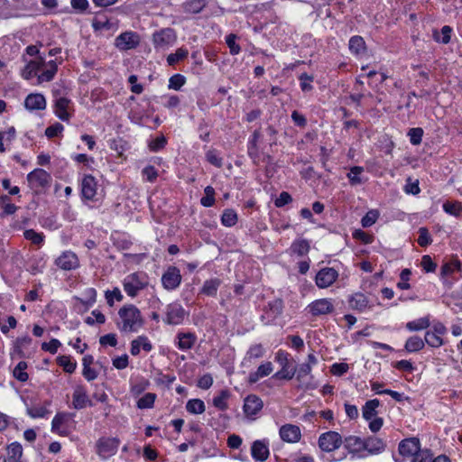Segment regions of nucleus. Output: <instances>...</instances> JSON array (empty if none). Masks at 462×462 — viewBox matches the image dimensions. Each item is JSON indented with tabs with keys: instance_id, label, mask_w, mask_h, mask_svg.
Masks as SVG:
<instances>
[{
	"instance_id": "nucleus-12",
	"label": "nucleus",
	"mask_w": 462,
	"mask_h": 462,
	"mask_svg": "<svg viewBox=\"0 0 462 462\" xmlns=\"http://www.w3.org/2000/svg\"><path fill=\"white\" fill-rule=\"evenodd\" d=\"M55 263L62 270L70 271L79 267V261L75 253L65 251L55 260Z\"/></svg>"
},
{
	"instance_id": "nucleus-59",
	"label": "nucleus",
	"mask_w": 462,
	"mask_h": 462,
	"mask_svg": "<svg viewBox=\"0 0 462 462\" xmlns=\"http://www.w3.org/2000/svg\"><path fill=\"white\" fill-rule=\"evenodd\" d=\"M411 274V272L410 269H403L401 272L400 278L401 282H398L397 287L401 290H409L411 288L410 283L408 282L410 276Z\"/></svg>"
},
{
	"instance_id": "nucleus-61",
	"label": "nucleus",
	"mask_w": 462,
	"mask_h": 462,
	"mask_svg": "<svg viewBox=\"0 0 462 462\" xmlns=\"http://www.w3.org/2000/svg\"><path fill=\"white\" fill-rule=\"evenodd\" d=\"M64 127L60 123H55L50 126H48L45 130V134L48 138H53L60 134L63 131Z\"/></svg>"
},
{
	"instance_id": "nucleus-37",
	"label": "nucleus",
	"mask_w": 462,
	"mask_h": 462,
	"mask_svg": "<svg viewBox=\"0 0 462 462\" xmlns=\"http://www.w3.org/2000/svg\"><path fill=\"white\" fill-rule=\"evenodd\" d=\"M221 282L218 279L208 280L204 282L201 292L208 296H215Z\"/></svg>"
},
{
	"instance_id": "nucleus-52",
	"label": "nucleus",
	"mask_w": 462,
	"mask_h": 462,
	"mask_svg": "<svg viewBox=\"0 0 462 462\" xmlns=\"http://www.w3.org/2000/svg\"><path fill=\"white\" fill-rule=\"evenodd\" d=\"M379 213L377 210L368 211L362 218L361 223L364 227H369L373 226L378 219Z\"/></svg>"
},
{
	"instance_id": "nucleus-6",
	"label": "nucleus",
	"mask_w": 462,
	"mask_h": 462,
	"mask_svg": "<svg viewBox=\"0 0 462 462\" xmlns=\"http://www.w3.org/2000/svg\"><path fill=\"white\" fill-rule=\"evenodd\" d=\"M307 310L312 316L317 317L332 313L335 307L330 299H319L310 303Z\"/></svg>"
},
{
	"instance_id": "nucleus-43",
	"label": "nucleus",
	"mask_w": 462,
	"mask_h": 462,
	"mask_svg": "<svg viewBox=\"0 0 462 462\" xmlns=\"http://www.w3.org/2000/svg\"><path fill=\"white\" fill-rule=\"evenodd\" d=\"M25 239L32 242V244L41 246L44 242V235L37 233L33 229H27L23 232Z\"/></svg>"
},
{
	"instance_id": "nucleus-34",
	"label": "nucleus",
	"mask_w": 462,
	"mask_h": 462,
	"mask_svg": "<svg viewBox=\"0 0 462 462\" xmlns=\"http://www.w3.org/2000/svg\"><path fill=\"white\" fill-rule=\"evenodd\" d=\"M83 299L76 298L79 300L87 309L93 306L97 300V291L94 288H88L83 292Z\"/></svg>"
},
{
	"instance_id": "nucleus-60",
	"label": "nucleus",
	"mask_w": 462,
	"mask_h": 462,
	"mask_svg": "<svg viewBox=\"0 0 462 462\" xmlns=\"http://www.w3.org/2000/svg\"><path fill=\"white\" fill-rule=\"evenodd\" d=\"M432 242V239L429 234V231L425 227H420L419 229V237H418V244L420 246H427L430 245Z\"/></svg>"
},
{
	"instance_id": "nucleus-9",
	"label": "nucleus",
	"mask_w": 462,
	"mask_h": 462,
	"mask_svg": "<svg viewBox=\"0 0 462 462\" xmlns=\"http://www.w3.org/2000/svg\"><path fill=\"white\" fill-rule=\"evenodd\" d=\"M73 107L71 100L60 97L55 100L54 114L62 121L68 122L72 115Z\"/></svg>"
},
{
	"instance_id": "nucleus-4",
	"label": "nucleus",
	"mask_w": 462,
	"mask_h": 462,
	"mask_svg": "<svg viewBox=\"0 0 462 462\" xmlns=\"http://www.w3.org/2000/svg\"><path fill=\"white\" fill-rule=\"evenodd\" d=\"M176 34L171 28L162 29L152 35V42L157 50H166L176 42Z\"/></svg>"
},
{
	"instance_id": "nucleus-30",
	"label": "nucleus",
	"mask_w": 462,
	"mask_h": 462,
	"mask_svg": "<svg viewBox=\"0 0 462 462\" xmlns=\"http://www.w3.org/2000/svg\"><path fill=\"white\" fill-rule=\"evenodd\" d=\"M430 325L429 317H422L418 319L409 321L406 324V328L410 331H420L429 328Z\"/></svg>"
},
{
	"instance_id": "nucleus-10",
	"label": "nucleus",
	"mask_w": 462,
	"mask_h": 462,
	"mask_svg": "<svg viewBox=\"0 0 462 462\" xmlns=\"http://www.w3.org/2000/svg\"><path fill=\"white\" fill-rule=\"evenodd\" d=\"M27 180L34 189L44 188L51 181V175L42 169H35L27 175Z\"/></svg>"
},
{
	"instance_id": "nucleus-35",
	"label": "nucleus",
	"mask_w": 462,
	"mask_h": 462,
	"mask_svg": "<svg viewBox=\"0 0 462 462\" xmlns=\"http://www.w3.org/2000/svg\"><path fill=\"white\" fill-rule=\"evenodd\" d=\"M230 393L227 390H222L217 396L213 398V405L220 411L227 409V399Z\"/></svg>"
},
{
	"instance_id": "nucleus-39",
	"label": "nucleus",
	"mask_w": 462,
	"mask_h": 462,
	"mask_svg": "<svg viewBox=\"0 0 462 462\" xmlns=\"http://www.w3.org/2000/svg\"><path fill=\"white\" fill-rule=\"evenodd\" d=\"M364 171V168L361 166H354L350 168L349 172L347 173V178L352 186L360 185L363 180L361 178V174Z\"/></svg>"
},
{
	"instance_id": "nucleus-2",
	"label": "nucleus",
	"mask_w": 462,
	"mask_h": 462,
	"mask_svg": "<svg viewBox=\"0 0 462 462\" xmlns=\"http://www.w3.org/2000/svg\"><path fill=\"white\" fill-rule=\"evenodd\" d=\"M123 285L126 294L134 298L148 285V281L144 274L135 273L127 275L124 280Z\"/></svg>"
},
{
	"instance_id": "nucleus-49",
	"label": "nucleus",
	"mask_w": 462,
	"mask_h": 462,
	"mask_svg": "<svg viewBox=\"0 0 462 462\" xmlns=\"http://www.w3.org/2000/svg\"><path fill=\"white\" fill-rule=\"evenodd\" d=\"M205 196L201 198L200 203L204 207H211L215 203V190L211 186H207L205 188Z\"/></svg>"
},
{
	"instance_id": "nucleus-54",
	"label": "nucleus",
	"mask_w": 462,
	"mask_h": 462,
	"mask_svg": "<svg viewBox=\"0 0 462 462\" xmlns=\"http://www.w3.org/2000/svg\"><path fill=\"white\" fill-rule=\"evenodd\" d=\"M186 82L185 77L180 74H175L169 79V88L179 90Z\"/></svg>"
},
{
	"instance_id": "nucleus-19",
	"label": "nucleus",
	"mask_w": 462,
	"mask_h": 462,
	"mask_svg": "<svg viewBox=\"0 0 462 462\" xmlns=\"http://www.w3.org/2000/svg\"><path fill=\"white\" fill-rule=\"evenodd\" d=\"M252 457L258 461H265L269 455V444L265 440H256L251 448Z\"/></svg>"
},
{
	"instance_id": "nucleus-1",
	"label": "nucleus",
	"mask_w": 462,
	"mask_h": 462,
	"mask_svg": "<svg viewBox=\"0 0 462 462\" xmlns=\"http://www.w3.org/2000/svg\"><path fill=\"white\" fill-rule=\"evenodd\" d=\"M144 325L140 310L133 304L124 305L118 310L117 328L124 333L138 332Z\"/></svg>"
},
{
	"instance_id": "nucleus-22",
	"label": "nucleus",
	"mask_w": 462,
	"mask_h": 462,
	"mask_svg": "<svg viewBox=\"0 0 462 462\" xmlns=\"http://www.w3.org/2000/svg\"><path fill=\"white\" fill-rule=\"evenodd\" d=\"M45 60L42 57H39L38 60L30 61L23 70V77L25 79H31L37 76L41 69L44 68Z\"/></svg>"
},
{
	"instance_id": "nucleus-27",
	"label": "nucleus",
	"mask_w": 462,
	"mask_h": 462,
	"mask_svg": "<svg viewBox=\"0 0 462 462\" xmlns=\"http://www.w3.org/2000/svg\"><path fill=\"white\" fill-rule=\"evenodd\" d=\"M44 67L45 69L42 70V72L38 75V84L45 81H51L58 70V66L55 60H50L47 63L45 62Z\"/></svg>"
},
{
	"instance_id": "nucleus-11",
	"label": "nucleus",
	"mask_w": 462,
	"mask_h": 462,
	"mask_svg": "<svg viewBox=\"0 0 462 462\" xmlns=\"http://www.w3.org/2000/svg\"><path fill=\"white\" fill-rule=\"evenodd\" d=\"M338 277V273L334 268L321 269L316 275V284L319 288L325 289L331 286Z\"/></svg>"
},
{
	"instance_id": "nucleus-16",
	"label": "nucleus",
	"mask_w": 462,
	"mask_h": 462,
	"mask_svg": "<svg viewBox=\"0 0 462 462\" xmlns=\"http://www.w3.org/2000/svg\"><path fill=\"white\" fill-rule=\"evenodd\" d=\"M97 183L91 175H86L81 181L82 196L88 200H93L97 195Z\"/></svg>"
},
{
	"instance_id": "nucleus-14",
	"label": "nucleus",
	"mask_w": 462,
	"mask_h": 462,
	"mask_svg": "<svg viewBox=\"0 0 462 462\" xmlns=\"http://www.w3.org/2000/svg\"><path fill=\"white\" fill-rule=\"evenodd\" d=\"M46 106V98L40 93L29 94L24 99V106L29 111L44 110Z\"/></svg>"
},
{
	"instance_id": "nucleus-15",
	"label": "nucleus",
	"mask_w": 462,
	"mask_h": 462,
	"mask_svg": "<svg viewBox=\"0 0 462 462\" xmlns=\"http://www.w3.org/2000/svg\"><path fill=\"white\" fill-rule=\"evenodd\" d=\"M342 443L341 435H320L319 439V448L326 452L338 448Z\"/></svg>"
},
{
	"instance_id": "nucleus-53",
	"label": "nucleus",
	"mask_w": 462,
	"mask_h": 462,
	"mask_svg": "<svg viewBox=\"0 0 462 462\" xmlns=\"http://www.w3.org/2000/svg\"><path fill=\"white\" fill-rule=\"evenodd\" d=\"M423 135V130L422 128L416 127V128H411L408 132V136L410 137V142L413 145H418L421 143Z\"/></svg>"
},
{
	"instance_id": "nucleus-50",
	"label": "nucleus",
	"mask_w": 462,
	"mask_h": 462,
	"mask_svg": "<svg viewBox=\"0 0 462 462\" xmlns=\"http://www.w3.org/2000/svg\"><path fill=\"white\" fill-rule=\"evenodd\" d=\"M0 207L6 215H12L17 209V207L10 202V199L7 196L0 198Z\"/></svg>"
},
{
	"instance_id": "nucleus-23",
	"label": "nucleus",
	"mask_w": 462,
	"mask_h": 462,
	"mask_svg": "<svg viewBox=\"0 0 462 462\" xmlns=\"http://www.w3.org/2000/svg\"><path fill=\"white\" fill-rule=\"evenodd\" d=\"M365 437V451L369 454L379 453L384 449V442L377 435H364Z\"/></svg>"
},
{
	"instance_id": "nucleus-31",
	"label": "nucleus",
	"mask_w": 462,
	"mask_h": 462,
	"mask_svg": "<svg viewBox=\"0 0 462 462\" xmlns=\"http://www.w3.org/2000/svg\"><path fill=\"white\" fill-rule=\"evenodd\" d=\"M265 354V350L261 344L252 345L246 352L245 360L251 362L252 360L262 358Z\"/></svg>"
},
{
	"instance_id": "nucleus-17",
	"label": "nucleus",
	"mask_w": 462,
	"mask_h": 462,
	"mask_svg": "<svg viewBox=\"0 0 462 462\" xmlns=\"http://www.w3.org/2000/svg\"><path fill=\"white\" fill-rule=\"evenodd\" d=\"M344 445L352 453H362L365 451V437L364 435H349L345 439Z\"/></svg>"
},
{
	"instance_id": "nucleus-8",
	"label": "nucleus",
	"mask_w": 462,
	"mask_h": 462,
	"mask_svg": "<svg viewBox=\"0 0 462 462\" xmlns=\"http://www.w3.org/2000/svg\"><path fill=\"white\" fill-rule=\"evenodd\" d=\"M119 446V440L114 437H102L97 443V453L103 457L113 456Z\"/></svg>"
},
{
	"instance_id": "nucleus-26",
	"label": "nucleus",
	"mask_w": 462,
	"mask_h": 462,
	"mask_svg": "<svg viewBox=\"0 0 462 462\" xmlns=\"http://www.w3.org/2000/svg\"><path fill=\"white\" fill-rule=\"evenodd\" d=\"M7 462H26L23 459V447L18 442H13L7 447Z\"/></svg>"
},
{
	"instance_id": "nucleus-28",
	"label": "nucleus",
	"mask_w": 462,
	"mask_h": 462,
	"mask_svg": "<svg viewBox=\"0 0 462 462\" xmlns=\"http://www.w3.org/2000/svg\"><path fill=\"white\" fill-rule=\"evenodd\" d=\"M379 405L380 402L378 399L367 401L362 409L364 419L368 420L375 417L377 414L376 409L379 407Z\"/></svg>"
},
{
	"instance_id": "nucleus-33",
	"label": "nucleus",
	"mask_w": 462,
	"mask_h": 462,
	"mask_svg": "<svg viewBox=\"0 0 462 462\" xmlns=\"http://www.w3.org/2000/svg\"><path fill=\"white\" fill-rule=\"evenodd\" d=\"M425 341L418 336L411 337L405 343V349L408 352H418L424 347Z\"/></svg>"
},
{
	"instance_id": "nucleus-18",
	"label": "nucleus",
	"mask_w": 462,
	"mask_h": 462,
	"mask_svg": "<svg viewBox=\"0 0 462 462\" xmlns=\"http://www.w3.org/2000/svg\"><path fill=\"white\" fill-rule=\"evenodd\" d=\"M263 408V401L256 395L251 394L245 399L244 411L247 417L256 415Z\"/></svg>"
},
{
	"instance_id": "nucleus-64",
	"label": "nucleus",
	"mask_w": 462,
	"mask_h": 462,
	"mask_svg": "<svg viewBox=\"0 0 462 462\" xmlns=\"http://www.w3.org/2000/svg\"><path fill=\"white\" fill-rule=\"evenodd\" d=\"M295 374V370H290L289 365L282 366V369L274 374L273 377L276 379L291 380Z\"/></svg>"
},
{
	"instance_id": "nucleus-21",
	"label": "nucleus",
	"mask_w": 462,
	"mask_h": 462,
	"mask_svg": "<svg viewBox=\"0 0 462 462\" xmlns=\"http://www.w3.org/2000/svg\"><path fill=\"white\" fill-rule=\"evenodd\" d=\"M273 370L272 362H264L261 364L257 370L252 372L248 375V383L253 384L257 383L261 378L268 376Z\"/></svg>"
},
{
	"instance_id": "nucleus-20",
	"label": "nucleus",
	"mask_w": 462,
	"mask_h": 462,
	"mask_svg": "<svg viewBox=\"0 0 462 462\" xmlns=\"http://www.w3.org/2000/svg\"><path fill=\"white\" fill-rule=\"evenodd\" d=\"M72 398V403L75 409H83L91 403L87 391L81 385H78L75 388Z\"/></svg>"
},
{
	"instance_id": "nucleus-25",
	"label": "nucleus",
	"mask_w": 462,
	"mask_h": 462,
	"mask_svg": "<svg viewBox=\"0 0 462 462\" xmlns=\"http://www.w3.org/2000/svg\"><path fill=\"white\" fill-rule=\"evenodd\" d=\"M141 348L145 352H150L152 348L150 340L145 336H139L131 342L130 352L133 356H138Z\"/></svg>"
},
{
	"instance_id": "nucleus-44",
	"label": "nucleus",
	"mask_w": 462,
	"mask_h": 462,
	"mask_svg": "<svg viewBox=\"0 0 462 462\" xmlns=\"http://www.w3.org/2000/svg\"><path fill=\"white\" fill-rule=\"evenodd\" d=\"M237 214L233 209H226L221 217V223L225 226H233L237 223Z\"/></svg>"
},
{
	"instance_id": "nucleus-42",
	"label": "nucleus",
	"mask_w": 462,
	"mask_h": 462,
	"mask_svg": "<svg viewBox=\"0 0 462 462\" xmlns=\"http://www.w3.org/2000/svg\"><path fill=\"white\" fill-rule=\"evenodd\" d=\"M189 51L185 48H179L174 53H171L167 57V62L170 66L175 65L177 62L186 59Z\"/></svg>"
},
{
	"instance_id": "nucleus-48",
	"label": "nucleus",
	"mask_w": 462,
	"mask_h": 462,
	"mask_svg": "<svg viewBox=\"0 0 462 462\" xmlns=\"http://www.w3.org/2000/svg\"><path fill=\"white\" fill-rule=\"evenodd\" d=\"M424 338L425 343H427L431 347L438 348L444 344V341L440 336H436V334L430 331H427L425 333Z\"/></svg>"
},
{
	"instance_id": "nucleus-55",
	"label": "nucleus",
	"mask_w": 462,
	"mask_h": 462,
	"mask_svg": "<svg viewBox=\"0 0 462 462\" xmlns=\"http://www.w3.org/2000/svg\"><path fill=\"white\" fill-rule=\"evenodd\" d=\"M27 412L32 418H42L48 413V410L43 405H33L27 408Z\"/></svg>"
},
{
	"instance_id": "nucleus-51",
	"label": "nucleus",
	"mask_w": 462,
	"mask_h": 462,
	"mask_svg": "<svg viewBox=\"0 0 462 462\" xmlns=\"http://www.w3.org/2000/svg\"><path fill=\"white\" fill-rule=\"evenodd\" d=\"M85 322L90 326L95 323L104 324L106 322V317L99 310H95L91 312V316L86 318Z\"/></svg>"
},
{
	"instance_id": "nucleus-63",
	"label": "nucleus",
	"mask_w": 462,
	"mask_h": 462,
	"mask_svg": "<svg viewBox=\"0 0 462 462\" xmlns=\"http://www.w3.org/2000/svg\"><path fill=\"white\" fill-rule=\"evenodd\" d=\"M143 177L149 182H154L158 177V171L153 166H146L142 171Z\"/></svg>"
},
{
	"instance_id": "nucleus-40",
	"label": "nucleus",
	"mask_w": 462,
	"mask_h": 462,
	"mask_svg": "<svg viewBox=\"0 0 462 462\" xmlns=\"http://www.w3.org/2000/svg\"><path fill=\"white\" fill-rule=\"evenodd\" d=\"M57 364L61 366L66 373L69 374H72L77 367V363L68 356H59L57 358Z\"/></svg>"
},
{
	"instance_id": "nucleus-45",
	"label": "nucleus",
	"mask_w": 462,
	"mask_h": 462,
	"mask_svg": "<svg viewBox=\"0 0 462 462\" xmlns=\"http://www.w3.org/2000/svg\"><path fill=\"white\" fill-rule=\"evenodd\" d=\"M156 394L152 393H148L141 397L137 401V407L139 409H151L153 407L154 402L156 400Z\"/></svg>"
},
{
	"instance_id": "nucleus-58",
	"label": "nucleus",
	"mask_w": 462,
	"mask_h": 462,
	"mask_svg": "<svg viewBox=\"0 0 462 462\" xmlns=\"http://www.w3.org/2000/svg\"><path fill=\"white\" fill-rule=\"evenodd\" d=\"M236 35L230 33L226 37V43L227 44L230 53L232 55H236L240 52L241 48L240 46L236 42Z\"/></svg>"
},
{
	"instance_id": "nucleus-62",
	"label": "nucleus",
	"mask_w": 462,
	"mask_h": 462,
	"mask_svg": "<svg viewBox=\"0 0 462 462\" xmlns=\"http://www.w3.org/2000/svg\"><path fill=\"white\" fill-rule=\"evenodd\" d=\"M433 457V454L431 451L425 448L420 451L417 456H415L413 458H411V462H430L431 457Z\"/></svg>"
},
{
	"instance_id": "nucleus-46",
	"label": "nucleus",
	"mask_w": 462,
	"mask_h": 462,
	"mask_svg": "<svg viewBox=\"0 0 462 462\" xmlns=\"http://www.w3.org/2000/svg\"><path fill=\"white\" fill-rule=\"evenodd\" d=\"M27 364L24 361H21L14 369V376L20 382H26L28 380V374L25 372Z\"/></svg>"
},
{
	"instance_id": "nucleus-5",
	"label": "nucleus",
	"mask_w": 462,
	"mask_h": 462,
	"mask_svg": "<svg viewBox=\"0 0 462 462\" xmlns=\"http://www.w3.org/2000/svg\"><path fill=\"white\" fill-rule=\"evenodd\" d=\"M140 43V37L134 32H125L115 39V46L120 51L134 49Z\"/></svg>"
},
{
	"instance_id": "nucleus-29",
	"label": "nucleus",
	"mask_w": 462,
	"mask_h": 462,
	"mask_svg": "<svg viewBox=\"0 0 462 462\" xmlns=\"http://www.w3.org/2000/svg\"><path fill=\"white\" fill-rule=\"evenodd\" d=\"M349 51L355 55H360L365 51V42L361 36L356 35L349 40Z\"/></svg>"
},
{
	"instance_id": "nucleus-41",
	"label": "nucleus",
	"mask_w": 462,
	"mask_h": 462,
	"mask_svg": "<svg viewBox=\"0 0 462 462\" xmlns=\"http://www.w3.org/2000/svg\"><path fill=\"white\" fill-rule=\"evenodd\" d=\"M205 6L204 0H191L183 5V9L189 14H199Z\"/></svg>"
},
{
	"instance_id": "nucleus-13",
	"label": "nucleus",
	"mask_w": 462,
	"mask_h": 462,
	"mask_svg": "<svg viewBox=\"0 0 462 462\" xmlns=\"http://www.w3.org/2000/svg\"><path fill=\"white\" fill-rule=\"evenodd\" d=\"M180 282L181 275L180 270L176 267L168 268L162 277V286L169 291L176 289L180 284Z\"/></svg>"
},
{
	"instance_id": "nucleus-7",
	"label": "nucleus",
	"mask_w": 462,
	"mask_h": 462,
	"mask_svg": "<svg viewBox=\"0 0 462 462\" xmlns=\"http://www.w3.org/2000/svg\"><path fill=\"white\" fill-rule=\"evenodd\" d=\"M398 449L400 455L413 458L423 448H421L420 439L417 437H411L401 441Z\"/></svg>"
},
{
	"instance_id": "nucleus-57",
	"label": "nucleus",
	"mask_w": 462,
	"mask_h": 462,
	"mask_svg": "<svg viewBox=\"0 0 462 462\" xmlns=\"http://www.w3.org/2000/svg\"><path fill=\"white\" fill-rule=\"evenodd\" d=\"M460 269V263L458 261H452L449 263H445L441 267V274L443 276L451 275L453 273L459 271Z\"/></svg>"
},
{
	"instance_id": "nucleus-36",
	"label": "nucleus",
	"mask_w": 462,
	"mask_h": 462,
	"mask_svg": "<svg viewBox=\"0 0 462 462\" xmlns=\"http://www.w3.org/2000/svg\"><path fill=\"white\" fill-rule=\"evenodd\" d=\"M186 410L192 414H201L205 411L204 402L200 399H191L188 401Z\"/></svg>"
},
{
	"instance_id": "nucleus-56",
	"label": "nucleus",
	"mask_w": 462,
	"mask_h": 462,
	"mask_svg": "<svg viewBox=\"0 0 462 462\" xmlns=\"http://www.w3.org/2000/svg\"><path fill=\"white\" fill-rule=\"evenodd\" d=\"M105 296L109 306H113L115 300L121 301L123 300V295L118 288H115L113 291H106Z\"/></svg>"
},
{
	"instance_id": "nucleus-38",
	"label": "nucleus",
	"mask_w": 462,
	"mask_h": 462,
	"mask_svg": "<svg viewBox=\"0 0 462 462\" xmlns=\"http://www.w3.org/2000/svg\"><path fill=\"white\" fill-rule=\"evenodd\" d=\"M349 304H350L351 308H353V309H356L358 310H363L366 308V306L368 304V300L364 294L355 293L351 297V299L349 300Z\"/></svg>"
},
{
	"instance_id": "nucleus-32",
	"label": "nucleus",
	"mask_w": 462,
	"mask_h": 462,
	"mask_svg": "<svg viewBox=\"0 0 462 462\" xmlns=\"http://www.w3.org/2000/svg\"><path fill=\"white\" fill-rule=\"evenodd\" d=\"M452 33V28L448 25H445L441 28L440 32L434 31L433 39L440 43L447 44L450 42Z\"/></svg>"
},
{
	"instance_id": "nucleus-24",
	"label": "nucleus",
	"mask_w": 462,
	"mask_h": 462,
	"mask_svg": "<svg viewBox=\"0 0 462 462\" xmlns=\"http://www.w3.org/2000/svg\"><path fill=\"white\" fill-rule=\"evenodd\" d=\"M176 339L179 349L186 351L194 346L197 337L191 332H180L177 334Z\"/></svg>"
},
{
	"instance_id": "nucleus-47",
	"label": "nucleus",
	"mask_w": 462,
	"mask_h": 462,
	"mask_svg": "<svg viewBox=\"0 0 462 462\" xmlns=\"http://www.w3.org/2000/svg\"><path fill=\"white\" fill-rule=\"evenodd\" d=\"M443 209L449 215L458 217L462 212V205L457 201H447L443 204Z\"/></svg>"
},
{
	"instance_id": "nucleus-3",
	"label": "nucleus",
	"mask_w": 462,
	"mask_h": 462,
	"mask_svg": "<svg viewBox=\"0 0 462 462\" xmlns=\"http://www.w3.org/2000/svg\"><path fill=\"white\" fill-rule=\"evenodd\" d=\"M187 316L188 313L182 305L175 301L166 306L163 321L168 325L176 326L181 324Z\"/></svg>"
}]
</instances>
